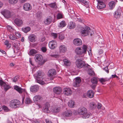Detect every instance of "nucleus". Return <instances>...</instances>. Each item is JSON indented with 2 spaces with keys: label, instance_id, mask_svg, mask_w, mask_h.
<instances>
[{
  "label": "nucleus",
  "instance_id": "obj_1",
  "mask_svg": "<svg viewBox=\"0 0 123 123\" xmlns=\"http://www.w3.org/2000/svg\"><path fill=\"white\" fill-rule=\"evenodd\" d=\"M87 49V46L84 45L81 47H79L76 48L75 50V52L77 55L82 57L86 53Z\"/></svg>",
  "mask_w": 123,
  "mask_h": 123
},
{
  "label": "nucleus",
  "instance_id": "obj_2",
  "mask_svg": "<svg viewBox=\"0 0 123 123\" xmlns=\"http://www.w3.org/2000/svg\"><path fill=\"white\" fill-rule=\"evenodd\" d=\"M80 33L82 36L85 37L89 35L92 36L93 32L89 27L86 26L85 27L81 28Z\"/></svg>",
  "mask_w": 123,
  "mask_h": 123
},
{
  "label": "nucleus",
  "instance_id": "obj_3",
  "mask_svg": "<svg viewBox=\"0 0 123 123\" xmlns=\"http://www.w3.org/2000/svg\"><path fill=\"white\" fill-rule=\"evenodd\" d=\"M78 112L79 115H82L83 118H86L89 117V114L88 113L85 107H82L79 108L78 110Z\"/></svg>",
  "mask_w": 123,
  "mask_h": 123
},
{
  "label": "nucleus",
  "instance_id": "obj_4",
  "mask_svg": "<svg viewBox=\"0 0 123 123\" xmlns=\"http://www.w3.org/2000/svg\"><path fill=\"white\" fill-rule=\"evenodd\" d=\"M36 79V81L40 84L43 85L45 83L42 80L43 79V75L41 71H38L37 72Z\"/></svg>",
  "mask_w": 123,
  "mask_h": 123
},
{
  "label": "nucleus",
  "instance_id": "obj_5",
  "mask_svg": "<svg viewBox=\"0 0 123 123\" xmlns=\"http://www.w3.org/2000/svg\"><path fill=\"white\" fill-rule=\"evenodd\" d=\"M21 102L17 99L13 100L11 101L10 103V107L12 108H16L19 107L20 106Z\"/></svg>",
  "mask_w": 123,
  "mask_h": 123
},
{
  "label": "nucleus",
  "instance_id": "obj_6",
  "mask_svg": "<svg viewBox=\"0 0 123 123\" xmlns=\"http://www.w3.org/2000/svg\"><path fill=\"white\" fill-rule=\"evenodd\" d=\"M76 64L77 67L80 68L83 67H87L89 66L88 64L87 65L85 64L84 62L80 59L77 60L76 62Z\"/></svg>",
  "mask_w": 123,
  "mask_h": 123
},
{
  "label": "nucleus",
  "instance_id": "obj_7",
  "mask_svg": "<svg viewBox=\"0 0 123 123\" xmlns=\"http://www.w3.org/2000/svg\"><path fill=\"white\" fill-rule=\"evenodd\" d=\"M35 58L37 62H38L39 64L40 65H43L46 62L44 60H43V58L42 56L40 54L36 55L35 56Z\"/></svg>",
  "mask_w": 123,
  "mask_h": 123
},
{
  "label": "nucleus",
  "instance_id": "obj_8",
  "mask_svg": "<svg viewBox=\"0 0 123 123\" xmlns=\"http://www.w3.org/2000/svg\"><path fill=\"white\" fill-rule=\"evenodd\" d=\"M1 14L6 18H9L11 17V14L10 12L6 10H4L1 12Z\"/></svg>",
  "mask_w": 123,
  "mask_h": 123
},
{
  "label": "nucleus",
  "instance_id": "obj_9",
  "mask_svg": "<svg viewBox=\"0 0 123 123\" xmlns=\"http://www.w3.org/2000/svg\"><path fill=\"white\" fill-rule=\"evenodd\" d=\"M0 85L2 87H3L4 90L5 91H6L11 88L9 85L7 84L1 80H0Z\"/></svg>",
  "mask_w": 123,
  "mask_h": 123
},
{
  "label": "nucleus",
  "instance_id": "obj_10",
  "mask_svg": "<svg viewBox=\"0 0 123 123\" xmlns=\"http://www.w3.org/2000/svg\"><path fill=\"white\" fill-rule=\"evenodd\" d=\"M121 9L118 8L115 12L114 14V17L117 19H119L121 16Z\"/></svg>",
  "mask_w": 123,
  "mask_h": 123
},
{
  "label": "nucleus",
  "instance_id": "obj_11",
  "mask_svg": "<svg viewBox=\"0 0 123 123\" xmlns=\"http://www.w3.org/2000/svg\"><path fill=\"white\" fill-rule=\"evenodd\" d=\"M49 48L52 49H55L57 46L56 41L55 40L50 41L49 43Z\"/></svg>",
  "mask_w": 123,
  "mask_h": 123
},
{
  "label": "nucleus",
  "instance_id": "obj_12",
  "mask_svg": "<svg viewBox=\"0 0 123 123\" xmlns=\"http://www.w3.org/2000/svg\"><path fill=\"white\" fill-rule=\"evenodd\" d=\"M50 106V105L48 103H46L44 105L42 109L43 111L45 113H49L50 111L49 108Z\"/></svg>",
  "mask_w": 123,
  "mask_h": 123
},
{
  "label": "nucleus",
  "instance_id": "obj_13",
  "mask_svg": "<svg viewBox=\"0 0 123 123\" xmlns=\"http://www.w3.org/2000/svg\"><path fill=\"white\" fill-rule=\"evenodd\" d=\"M56 74V71L54 69H52L49 70L48 72V74L49 77H52L54 78V76Z\"/></svg>",
  "mask_w": 123,
  "mask_h": 123
},
{
  "label": "nucleus",
  "instance_id": "obj_14",
  "mask_svg": "<svg viewBox=\"0 0 123 123\" xmlns=\"http://www.w3.org/2000/svg\"><path fill=\"white\" fill-rule=\"evenodd\" d=\"M98 1V5L97 7L98 9H101L105 8L106 5L105 4L100 0H97Z\"/></svg>",
  "mask_w": 123,
  "mask_h": 123
},
{
  "label": "nucleus",
  "instance_id": "obj_15",
  "mask_svg": "<svg viewBox=\"0 0 123 123\" xmlns=\"http://www.w3.org/2000/svg\"><path fill=\"white\" fill-rule=\"evenodd\" d=\"M14 89L20 94L22 93L23 92H25V89H23L17 85L14 86Z\"/></svg>",
  "mask_w": 123,
  "mask_h": 123
},
{
  "label": "nucleus",
  "instance_id": "obj_16",
  "mask_svg": "<svg viewBox=\"0 0 123 123\" xmlns=\"http://www.w3.org/2000/svg\"><path fill=\"white\" fill-rule=\"evenodd\" d=\"M73 42L75 45L77 46H80L82 44L81 40L79 38L74 39L73 41Z\"/></svg>",
  "mask_w": 123,
  "mask_h": 123
},
{
  "label": "nucleus",
  "instance_id": "obj_17",
  "mask_svg": "<svg viewBox=\"0 0 123 123\" xmlns=\"http://www.w3.org/2000/svg\"><path fill=\"white\" fill-rule=\"evenodd\" d=\"M81 80L80 78L77 77L75 78V81L73 83V85L74 87H78L81 82Z\"/></svg>",
  "mask_w": 123,
  "mask_h": 123
},
{
  "label": "nucleus",
  "instance_id": "obj_18",
  "mask_svg": "<svg viewBox=\"0 0 123 123\" xmlns=\"http://www.w3.org/2000/svg\"><path fill=\"white\" fill-rule=\"evenodd\" d=\"M39 89V86L37 85H35L31 87L30 90L32 92H37Z\"/></svg>",
  "mask_w": 123,
  "mask_h": 123
},
{
  "label": "nucleus",
  "instance_id": "obj_19",
  "mask_svg": "<svg viewBox=\"0 0 123 123\" xmlns=\"http://www.w3.org/2000/svg\"><path fill=\"white\" fill-rule=\"evenodd\" d=\"M64 91L63 92L66 95H70L72 93V91L69 88H65L64 89Z\"/></svg>",
  "mask_w": 123,
  "mask_h": 123
},
{
  "label": "nucleus",
  "instance_id": "obj_20",
  "mask_svg": "<svg viewBox=\"0 0 123 123\" xmlns=\"http://www.w3.org/2000/svg\"><path fill=\"white\" fill-rule=\"evenodd\" d=\"M53 90L54 92L57 94H60L62 92V89L60 87H55Z\"/></svg>",
  "mask_w": 123,
  "mask_h": 123
},
{
  "label": "nucleus",
  "instance_id": "obj_21",
  "mask_svg": "<svg viewBox=\"0 0 123 123\" xmlns=\"http://www.w3.org/2000/svg\"><path fill=\"white\" fill-rule=\"evenodd\" d=\"M28 39L31 42H34L36 40L37 37L35 35L31 34L29 37Z\"/></svg>",
  "mask_w": 123,
  "mask_h": 123
},
{
  "label": "nucleus",
  "instance_id": "obj_22",
  "mask_svg": "<svg viewBox=\"0 0 123 123\" xmlns=\"http://www.w3.org/2000/svg\"><path fill=\"white\" fill-rule=\"evenodd\" d=\"M72 111L70 110H68L63 112L62 115L64 117H70L72 115Z\"/></svg>",
  "mask_w": 123,
  "mask_h": 123
},
{
  "label": "nucleus",
  "instance_id": "obj_23",
  "mask_svg": "<svg viewBox=\"0 0 123 123\" xmlns=\"http://www.w3.org/2000/svg\"><path fill=\"white\" fill-rule=\"evenodd\" d=\"M52 20L53 18L52 17L50 16L49 17L44 20V23L46 25H49L51 23Z\"/></svg>",
  "mask_w": 123,
  "mask_h": 123
},
{
  "label": "nucleus",
  "instance_id": "obj_24",
  "mask_svg": "<svg viewBox=\"0 0 123 123\" xmlns=\"http://www.w3.org/2000/svg\"><path fill=\"white\" fill-rule=\"evenodd\" d=\"M59 49L60 53H63L66 51L67 48L66 46L64 45H62L60 46Z\"/></svg>",
  "mask_w": 123,
  "mask_h": 123
},
{
  "label": "nucleus",
  "instance_id": "obj_25",
  "mask_svg": "<svg viewBox=\"0 0 123 123\" xmlns=\"http://www.w3.org/2000/svg\"><path fill=\"white\" fill-rule=\"evenodd\" d=\"M14 22L16 25L18 26H20L22 25L23 23L21 19L18 18L15 19L14 20Z\"/></svg>",
  "mask_w": 123,
  "mask_h": 123
},
{
  "label": "nucleus",
  "instance_id": "obj_26",
  "mask_svg": "<svg viewBox=\"0 0 123 123\" xmlns=\"http://www.w3.org/2000/svg\"><path fill=\"white\" fill-rule=\"evenodd\" d=\"M31 6L29 3H25L23 6L24 9L25 11H28L31 9Z\"/></svg>",
  "mask_w": 123,
  "mask_h": 123
},
{
  "label": "nucleus",
  "instance_id": "obj_27",
  "mask_svg": "<svg viewBox=\"0 0 123 123\" xmlns=\"http://www.w3.org/2000/svg\"><path fill=\"white\" fill-rule=\"evenodd\" d=\"M60 111V108L58 106H55L53 107L51 110V111L54 113H58Z\"/></svg>",
  "mask_w": 123,
  "mask_h": 123
},
{
  "label": "nucleus",
  "instance_id": "obj_28",
  "mask_svg": "<svg viewBox=\"0 0 123 123\" xmlns=\"http://www.w3.org/2000/svg\"><path fill=\"white\" fill-rule=\"evenodd\" d=\"M94 92L92 90H89L88 91L87 95V96L90 98H93L94 96Z\"/></svg>",
  "mask_w": 123,
  "mask_h": 123
},
{
  "label": "nucleus",
  "instance_id": "obj_29",
  "mask_svg": "<svg viewBox=\"0 0 123 123\" xmlns=\"http://www.w3.org/2000/svg\"><path fill=\"white\" fill-rule=\"evenodd\" d=\"M75 102L72 100H70L68 103L69 106L71 108L74 107L75 106Z\"/></svg>",
  "mask_w": 123,
  "mask_h": 123
},
{
  "label": "nucleus",
  "instance_id": "obj_30",
  "mask_svg": "<svg viewBox=\"0 0 123 123\" xmlns=\"http://www.w3.org/2000/svg\"><path fill=\"white\" fill-rule=\"evenodd\" d=\"M75 26L74 23L72 22H70L68 25V27L70 29H72L74 28Z\"/></svg>",
  "mask_w": 123,
  "mask_h": 123
},
{
  "label": "nucleus",
  "instance_id": "obj_31",
  "mask_svg": "<svg viewBox=\"0 0 123 123\" xmlns=\"http://www.w3.org/2000/svg\"><path fill=\"white\" fill-rule=\"evenodd\" d=\"M115 2L114 1L110 2L109 4L110 9H112L114 8L115 6Z\"/></svg>",
  "mask_w": 123,
  "mask_h": 123
},
{
  "label": "nucleus",
  "instance_id": "obj_32",
  "mask_svg": "<svg viewBox=\"0 0 123 123\" xmlns=\"http://www.w3.org/2000/svg\"><path fill=\"white\" fill-rule=\"evenodd\" d=\"M66 25L65 21H62L60 23L58 26L59 28H62L63 27L65 26Z\"/></svg>",
  "mask_w": 123,
  "mask_h": 123
},
{
  "label": "nucleus",
  "instance_id": "obj_33",
  "mask_svg": "<svg viewBox=\"0 0 123 123\" xmlns=\"http://www.w3.org/2000/svg\"><path fill=\"white\" fill-rule=\"evenodd\" d=\"M42 99V98L39 95H36L33 98L35 101H40Z\"/></svg>",
  "mask_w": 123,
  "mask_h": 123
},
{
  "label": "nucleus",
  "instance_id": "obj_34",
  "mask_svg": "<svg viewBox=\"0 0 123 123\" xmlns=\"http://www.w3.org/2000/svg\"><path fill=\"white\" fill-rule=\"evenodd\" d=\"M90 108L92 110L94 109L96 107V105L95 103L93 102H92L90 103Z\"/></svg>",
  "mask_w": 123,
  "mask_h": 123
},
{
  "label": "nucleus",
  "instance_id": "obj_35",
  "mask_svg": "<svg viewBox=\"0 0 123 123\" xmlns=\"http://www.w3.org/2000/svg\"><path fill=\"white\" fill-rule=\"evenodd\" d=\"M37 53V51L34 49H32L30 50L29 54L30 55H33Z\"/></svg>",
  "mask_w": 123,
  "mask_h": 123
},
{
  "label": "nucleus",
  "instance_id": "obj_36",
  "mask_svg": "<svg viewBox=\"0 0 123 123\" xmlns=\"http://www.w3.org/2000/svg\"><path fill=\"white\" fill-rule=\"evenodd\" d=\"M91 82L93 84H96L98 82V79L95 77H93L91 79Z\"/></svg>",
  "mask_w": 123,
  "mask_h": 123
},
{
  "label": "nucleus",
  "instance_id": "obj_37",
  "mask_svg": "<svg viewBox=\"0 0 123 123\" xmlns=\"http://www.w3.org/2000/svg\"><path fill=\"white\" fill-rule=\"evenodd\" d=\"M30 30V28L29 27H25V28H22V31L25 33H26L28 32Z\"/></svg>",
  "mask_w": 123,
  "mask_h": 123
},
{
  "label": "nucleus",
  "instance_id": "obj_38",
  "mask_svg": "<svg viewBox=\"0 0 123 123\" xmlns=\"http://www.w3.org/2000/svg\"><path fill=\"white\" fill-rule=\"evenodd\" d=\"M63 61L64 64L67 66H69L70 65L71 63L68 60L65 59L63 60Z\"/></svg>",
  "mask_w": 123,
  "mask_h": 123
},
{
  "label": "nucleus",
  "instance_id": "obj_39",
  "mask_svg": "<svg viewBox=\"0 0 123 123\" xmlns=\"http://www.w3.org/2000/svg\"><path fill=\"white\" fill-rule=\"evenodd\" d=\"M88 70V74L90 76H93L95 74L93 70L91 69H89Z\"/></svg>",
  "mask_w": 123,
  "mask_h": 123
},
{
  "label": "nucleus",
  "instance_id": "obj_40",
  "mask_svg": "<svg viewBox=\"0 0 123 123\" xmlns=\"http://www.w3.org/2000/svg\"><path fill=\"white\" fill-rule=\"evenodd\" d=\"M9 36L10 39L12 40H14L17 39L15 35L13 34H10Z\"/></svg>",
  "mask_w": 123,
  "mask_h": 123
},
{
  "label": "nucleus",
  "instance_id": "obj_41",
  "mask_svg": "<svg viewBox=\"0 0 123 123\" xmlns=\"http://www.w3.org/2000/svg\"><path fill=\"white\" fill-rule=\"evenodd\" d=\"M31 100L30 98L27 97L26 98L25 101V103L28 104L31 103Z\"/></svg>",
  "mask_w": 123,
  "mask_h": 123
},
{
  "label": "nucleus",
  "instance_id": "obj_42",
  "mask_svg": "<svg viewBox=\"0 0 123 123\" xmlns=\"http://www.w3.org/2000/svg\"><path fill=\"white\" fill-rule=\"evenodd\" d=\"M18 0H9V3L12 4H14L17 3Z\"/></svg>",
  "mask_w": 123,
  "mask_h": 123
},
{
  "label": "nucleus",
  "instance_id": "obj_43",
  "mask_svg": "<svg viewBox=\"0 0 123 123\" xmlns=\"http://www.w3.org/2000/svg\"><path fill=\"white\" fill-rule=\"evenodd\" d=\"M78 1L82 2L85 5H87L88 3V2L86 1L85 0H76Z\"/></svg>",
  "mask_w": 123,
  "mask_h": 123
},
{
  "label": "nucleus",
  "instance_id": "obj_44",
  "mask_svg": "<svg viewBox=\"0 0 123 123\" xmlns=\"http://www.w3.org/2000/svg\"><path fill=\"white\" fill-rule=\"evenodd\" d=\"M33 123H40V120L38 119H33L31 121Z\"/></svg>",
  "mask_w": 123,
  "mask_h": 123
},
{
  "label": "nucleus",
  "instance_id": "obj_45",
  "mask_svg": "<svg viewBox=\"0 0 123 123\" xmlns=\"http://www.w3.org/2000/svg\"><path fill=\"white\" fill-rule=\"evenodd\" d=\"M49 6L52 8H56V7L55 3H51L48 5Z\"/></svg>",
  "mask_w": 123,
  "mask_h": 123
},
{
  "label": "nucleus",
  "instance_id": "obj_46",
  "mask_svg": "<svg viewBox=\"0 0 123 123\" xmlns=\"http://www.w3.org/2000/svg\"><path fill=\"white\" fill-rule=\"evenodd\" d=\"M108 79L106 78H101L99 80L100 81L101 83H103L105 81H107L108 80Z\"/></svg>",
  "mask_w": 123,
  "mask_h": 123
},
{
  "label": "nucleus",
  "instance_id": "obj_47",
  "mask_svg": "<svg viewBox=\"0 0 123 123\" xmlns=\"http://www.w3.org/2000/svg\"><path fill=\"white\" fill-rule=\"evenodd\" d=\"M62 14L60 13H58L57 15V19H59L62 18Z\"/></svg>",
  "mask_w": 123,
  "mask_h": 123
},
{
  "label": "nucleus",
  "instance_id": "obj_48",
  "mask_svg": "<svg viewBox=\"0 0 123 123\" xmlns=\"http://www.w3.org/2000/svg\"><path fill=\"white\" fill-rule=\"evenodd\" d=\"M59 39L61 40H63L64 38V35L62 34H59Z\"/></svg>",
  "mask_w": 123,
  "mask_h": 123
},
{
  "label": "nucleus",
  "instance_id": "obj_49",
  "mask_svg": "<svg viewBox=\"0 0 123 123\" xmlns=\"http://www.w3.org/2000/svg\"><path fill=\"white\" fill-rule=\"evenodd\" d=\"M18 76H16L12 79V81L15 82L17 81L18 79Z\"/></svg>",
  "mask_w": 123,
  "mask_h": 123
},
{
  "label": "nucleus",
  "instance_id": "obj_50",
  "mask_svg": "<svg viewBox=\"0 0 123 123\" xmlns=\"http://www.w3.org/2000/svg\"><path fill=\"white\" fill-rule=\"evenodd\" d=\"M3 110L6 111H9V109L5 105H3Z\"/></svg>",
  "mask_w": 123,
  "mask_h": 123
},
{
  "label": "nucleus",
  "instance_id": "obj_51",
  "mask_svg": "<svg viewBox=\"0 0 123 123\" xmlns=\"http://www.w3.org/2000/svg\"><path fill=\"white\" fill-rule=\"evenodd\" d=\"M41 51L43 52H45L47 51V49L45 47H43L41 48Z\"/></svg>",
  "mask_w": 123,
  "mask_h": 123
},
{
  "label": "nucleus",
  "instance_id": "obj_52",
  "mask_svg": "<svg viewBox=\"0 0 123 123\" xmlns=\"http://www.w3.org/2000/svg\"><path fill=\"white\" fill-rule=\"evenodd\" d=\"M51 34L52 36L54 38H55L57 37V35L56 33H52Z\"/></svg>",
  "mask_w": 123,
  "mask_h": 123
},
{
  "label": "nucleus",
  "instance_id": "obj_53",
  "mask_svg": "<svg viewBox=\"0 0 123 123\" xmlns=\"http://www.w3.org/2000/svg\"><path fill=\"white\" fill-rule=\"evenodd\" d=\"M51 56L55 58H58L59 57V55H51Z\"/></svg>",
  "mask_w": 123,
  "mask_h": 123
},
{
  "label": "nucleus",
  "instance_id": "obj_54",
  "mask_svg": "<svg viewBox=\"0 0 123 123\" xmlns=\"http://www.w3.org/2000/svg\"><path fill=\"white\" fill-rule=\"evenodd\" d=\"M104 70L107 73H109V71L108 70V66L106 67H105L104 69Z\"/></svg>",
  "mask_w": 123,
  "mask_h": 123
},
{
  "label": "nucleus",
  "instance_id": "obj_55",
  "mask_svg": "<svg viewBox=\"0 0 123 123\" xmlns=\"http://www.w3.org/2000/svg\"><path fill=\"white\" fill-rule=\"evenodd\" d=\"M102 105L98 103L97 105V107L98 109H99L101 108Z\"/></svg>",
  "mask_w": 123,
  "mask_h": 123
},
{
  "label": "nucleus",
  "instance_id": "obj_56",
  "mask_svg": "<svg viewBox=\"0 0 123 123\" xmlns=\"http://www.w3.org/2000/svg\"><path fill=\"white\" fill-rule=\"evenodd\" d=\"M7 28L8 30L10 31V30L12 29V28L10 26L8 25L7 26Z\"/></svg>",
  "mask_w": 123,
  "mask_h": 123
},
{
  "label": "nucleus",
  "instance_id": "obj_57",
  "mask_svg": "<svg viewBox=\"0 0 123 123\" xmlns=\"http://www.w3.org/2000/svg\"><path fill=\"white\" fill-rule=\"evenodd\" d=\"M78 21L82 23H83L84 21V20L81 18L78 19Z\"/></svg>",
  "mask_w": 123,
  "mask_h": 123
},
{
  "label": "nucleus",
  "instance_id": "obj_58",
  "mask_svg": "<svg viewBox=\"0 0 123 123\" xmlns=\"http://www.w3.org/2000/svg\"><path fill=\"white\" fill-rule=\"evenodd\" d=\"M15 35L16 36H18V37H19L21 36V34L19 33H16Z\"/></svg>",
  "mask_w": 123,
  "mask_h": 123
},
{
  "label": "nucleus",
  "instance_id": "obj_59",
  "mask_svg": "<svg viewBox=\"0 0 123 123\" xmlns=\"http://www.w3.org/2000/svg\"><path fill=\"white\" fill-rule=\"evenodd\" d=\"M112 78H114L115 77H116L117 78H118V77L115 74L114 75H112L111 76Z\"/></svg>",
  "mask_w": 123,
  "mask_h": 123
},
{
  "label": "nucleus",
  "instance_id": "obj_60",
  "mask_svg": "<svg viewBox=\"0 0 123 123\" xmlns=\"http://www.w3.org/2000/svg\"><path fill=\"white\" fill-rule=\"evenodd\" d=\"M46 123H52L51 121L49 120L48 119H46Z\"/></svg>",
  "mask_w": 123,
  "mask_h": 123
},
{
  "label": "nucleus",
  "instance_id": "obj_61",
  "mask_svg": "<svg viewBox=\"0 0 123 123\" xmlns=\"http://www.w3.org/2000/svg\"><path fill=\"white\" fill-rule=\"evenodd\" d=\"M9 43V41L7 40H6L4 42V44L6 45H7Z\"/></svg>",
  "mask_w": 123,
  "mask_h": 123
},
{
  "label": "nucleus",
  "instance_id": "obj_62",
  "mask_svg": "<svg viewBox=\"0 0 123 123\" xmlns=\"http://www.w3.org/2000/svg\"><path fill=\"white\" fill-rule=\"evenodd\" d=\"M29 62L30 63L32 66H34V65L33 64V63H32V60H31V59L30 58L29 59Z\"/></svg>",
  "mask_w": 123,
  "mask_h": 123
},
{
  "label": "nucleus",
  "instance_id": "obj_63",
  "mask_svg": "<svg viewBox=\"0 0 123 123\" xmlns=\"http://www.w3.org/2000/svg\"><path fill=\"white\" fill-rule=\"evenodd\" d=\"M19 0L21 3H23L26 1V0Z\"/></svg>",
  "mask_w": 123,
  "mask_h": 123
},
{
  "label": "nucleus",
  "instance_id": "obj_64",
  "mask_svg": "<svg viewBox=\"0 0 123 123\" xmlns=\"http://www.w3.org/2000/svg\"><path fill=\"white\" fill-rule=\"evenodd\" d=\"M7 47L8 48H10L11 46V45L9 43L6 45Z\"/></svg>",
  "mask_w": 123,
  "mask_h": 123
}]
</instances>
